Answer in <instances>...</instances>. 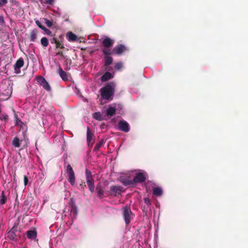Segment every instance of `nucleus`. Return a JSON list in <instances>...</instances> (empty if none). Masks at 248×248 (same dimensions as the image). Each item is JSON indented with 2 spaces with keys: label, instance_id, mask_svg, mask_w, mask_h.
Wrapping results in <instances>:
<instances>
[{
  "label": "nucleus",
  "instance_id": "nucleus-1",
  "mask_svg": "<svg viewBox=\"0 0 248 248\" xmlns=\"http://www.w3.org/2000/svg\"><path fill=\"white\" fill-rule=\"evenodd\" d=\"M115 85L113 82L107 84L100 89L101 97L105 100H111L114 93Z\"/></svg>",
  "mask_w": 248,
  "mask_h": 248
},
{
  "label": "nucleus",
  "instance_id": "nucleus-2",
  "mask_svg": "<svg viewBox=\"0 0 248 248\" xmlns=\"http://www.w3.org/2000/svg\"><path fill=\"white\" fill-rule=\"evenodd\" d=\"M123 215L125 224L126 225L129 224L134 216L129 206L126 205L123 208Z\"/></svg>",
  "mask_w": 248,
  "mask_h": 248
},
{
  "label": "nucleus",
  "instance_id": "nucleus-3",
  "mask_svg": "<svg viewBox=\"0 0 248 248\" xmlns=\"http://www.w3.org/2000/svg\"><path fill=\"white\" fill-rule=\"evenodd\" d=\"M66 172L68 176V181L72 186H74L75 184V175L73 168L70 164L67 166Z\"/></svg>",
  "mask_w": 248,
  "mask_h": 248
},
{
  "label": "nucleus",
  "instance_id": "nucleus-4",
  "mask_svg": "<svg viewBox=\"0 0 248 248\" xmlns=\"http://www.w3.org/2000/svg\"><path fill=\"white\" fill-rule=\"evenodd\" d=\"M37 81L38 84L42 86L44 89L47 92H50L51 90V87L46 79L42 76L37 77Z\"/></svg>",
  "mask_w": 248,
  "mask_h": 248
},
{
  "label": "nucleus",
  "instance_id": "nucleus-5",
  "mask_svg": "<svg viewBox=\"0 0 248 248\" xmlns=\"http://www.w3.org/2000/svg\"><path fill=\"white\" fill-rule=\"evenodd\" d=\"M123 187L119 186H110L109 193L110 195L116 197L120 195Z\"/></svg>",
  "mask_w": 248,
  "mask_h": 248
},
{
  "label": "nucleus",
  "instance_id": "nucleus-6",
  "mask_svg": "<svg viewBox=\"0 0 248 248\" xmlns=\"http://www.w3.org/2000/svg\"><path fill=\"white\" fill-rule=\"evenodd\" d=\"M17 226L14 225L7 232V238L11 240H16L17 235L16 232H17Z\"/></svg>",
  "mask_w": 248,
  "mask_h": 248
},
{
  "label": "nucleus",
  "instance_id": "nucleus-7",
  "mask_svg": "<svg viewBox=\"0 0 248 248\" xmlns=\"http://www.w3.org/2000/svg\"><path fill=\"white\" fill-rule=\"evenodd\" d=\"M70 211L74 218H76L78 215V208L76 205L75 202L73 198L70 199L69 202Z\"/></svg>",
  "mask_w": 248,
  "mask_h": 248
},
{
  "label": "nucleus",
  "instance_id": "nucleus-8",
  "mask_svg": "<svg viewBox=\"0 0 248 248\" xmlns=\"http://www.w3.org/2000/svg\"><path fill=\"white\" fill-rule=\"evenodd\" d=\"M118 129L120 131L127 133L130 130L129 125L127 122L121 120L118 123Z\"/></svg>",
  "mask_w": 248,
  "mask_h": 248
},
{
  "label": "nucleus",
  "instance_id": "nucleus-9",
  "mask_svg": "<svg viewBox=\"0 0 248 248\" xmlns=\"http://www.w3.org/2000/svg\"><path fill=\"white\" fill-rule=\"evenodd\" d=\"M114 41L106 36L102 41V44L105 48H109L113 46Z\"/></svg>",
  "mask_w": 248,
  "mask_h": 248
},
{
  "label": "nucleus",
  "instance_id": "nucleus-10",
  "mask_svg": "<svg viewBox=\"0 0 248 248\" xmlns=\"http://www.w3.org/2000/svg\"><path fill=\"white\" fill-rule=\"evenodd\" d=\"M24 60L22 58H19L14 65V70L16 74L20 73V68L24 65Z\"/></svg>",
  "mask_w": 248,
  "mask_h": 248
},
{
  "label": "nucleus",
  "instance_id": "nucleus-11",
  "mask_svg": "<svg viewBox=\"0 0 248 248\" xmlns=\"http://www.w3.org/2000/svg\"><path fill=\"white\" fill-rule=\"evenodd\" d=\"M145 180L146 177L144 174L142 172H139L136 174L135 177L133 180V183H140L144 182Z\"/></svg>",
  "mask_w": 248,
  "mask_h": 248
},
{
  "label": "nucleus",
  "instance_id": "nucleus-12",
  "mask_svg": "<svg viewBox=\"0 0 248 248\" xmlns=\"http://www.w3.org/2000/svg\"><path fill=\"white\" fill-rule=\"evenodd\" d=\"M127 48L123 45L120 44L114 47V52L115 54L121 55L123 52L127 50Z\"/></svg>",
  "mask_w": 248,
  "mask_h": 248
},
{
  "label": "nucleus",
  "instance_id": "nucleus-13",
  "mask_svg": "<svg viewBox=\"0 0 248 248\" xmlns=\"http://www.w3.org/2000/svg\"><path fill=\"white\" fill-rule=\"evenodd\" d=\"M38 31L36 29H33L30 33L29 39L31 42H35L38 34Z\"/></svg>",
  "mask_w": 248,
  "mask_h": 248
},
{
  "label": "nucleus",
  "instance_id": "nucleus-14",
  "mask_svg": "<svg viewBox=\"0 0 248 248\" xmlns=\"http://www.w3.org/2000/svg\"><path fill=\"white\" fill-rule=\"evenodd\" d=\"M113 62V58L111 57L104 56V66L107 67L106 69L108 71L110 70V68L108 67Z\"/></svg>",
  "mask_w": 248,
  "mask_h": 248
},
{
  "label": "nucleus",
  "instance_id": "nucleus-15",
  "mask_svg": "<svg viewBox=\"0 0 248 248\" xmlns=\"http://www.w3.org/2000/svg\"><path fill=\"white\" fill-rule=\"evenodd\" d=\"M26 234L28 239H34L37 237V232L35 230H31L27 232Z\"/></svg>",
  "mask_w": 248,
  "mask_h": 248
},
{
  "label": "nucleus",
  "instance_id": "nucleus-16",
  "mask_svg": "<svg viewBox=\"0 0 248 248\" xmlns=\"http://www.w3.org/2000/svg\"><path fill=\"white\" fill-rule=\"evenodd\" d=\"M96 190L97 193V196L100 198H102L104 195V190L102 186L100 183H99L97 185L96 187Z\"/></svg>",
  "mask_w": 248,
  "mask_h": 248
},
{
  "label": "nucleus",
  "instance_id": "nucleus-17",
  "mask_svg": "<svg viewBox=\"0 0 248 248\" xmlns=\"http://www.w3.org/2000/svg\"><path fill=\"white\" fill-rule=\"evenodd\" d=\"M113 78L112 74L109 72H106L101 77V80L102 82L107 81Z\"/></svg>",
  "mask_w": 248,
  "mask_h": 248
},
{
  "label": "nucleus",
  "instance_id": "nucleus-18",
  "mask_svg": "<svg viewBox=\"0 0 248 248\" xmlns=\"http://www.w3.org/2000/svg\"><path fill=\"white\" fill-rule=\"evenodd\" d=\"M120 181L124 185L128 186L133 184V180H129L128 178L121 177L120 178Z\"/></svg>",
  "mask_w": 248,
  "mask_h": 248
},
{
  "label": "nucleus",
  "instance_id": "nucleus-19",
  "mask_svg": "<svg viewBox=\"0 0 248 248\" xmlns=\"http://www.w3.org/2000/svg\"><path fill=\"white\" fill-rule=\"evenodd\" d=\"M58 74L63 80L66 81L68 80L66 73L60 66L58 69Z\"/></svg>",
  "mask_w": 248,
  "mask_h": 248
},
{
  "label": "nucleus",
  "instance_id": "nucleus-20",
  "mask_svg": "<svg viewBox=\"0 0 248 248\" xmlns=\"http://www.w3.org/2000/svg\"><path fill=\"white\" fill-rule=\"evenodd\" d=\"M93 134L91 132L90 128L88 127L87 129V142L89 146L93 140Z\"/></svg>",
  "mask_w": 248,
  "mask_h": 248
},
{
  "label": "nucleus",
  "instance_id": "nucleus-21",
  "mask_svg": "<svg viewBox=\"0 0 248 248\" xmlns=\"http://www.w3.org/2000/svg\"><path fill=\"white\" fill-rule=\"evenodd\" d=\"M67 37L69 41L74 42L77 40V36L72 32H69L67 34Z\"/></svg>",
  "mask_w": 248,
  "mask_h": 248
},
{
  "label": "nucleus",
  "instance_id": "nucleus-22",
  "mask_svg": "<svg viewBox=\"0 0 248 248\" xmlns=\"http://www.w3.org/2000/svg\"><path fill=\"white\" fill-rule=\"evenodd\" d=\"M115 113L116 108L115 107H109L107 109L106 114L107 116L112 117L115 114Z\"/></svg>",
  "mask_w": 248,
  "mask_h": 248
},
{
  "label": "nucleus",
  "instance_id": "nucleus-23",
  "mask_svg": "<svg viewBox=\"0 0 248 248\" xmlns=\"http://www.w3.org/2000/svg\"><path fill=\"white\" fill-rule=\"evenodd\" d=\"M85 173L87 183L94 181L92 175V172L90 170L86 169Z\"/></svg>",
  "mask_w": 248,
  "mask_h": 248
},
{
  "label": "nucleus",
  "instance_id": "nucleus-24",
  "mask_svg": "<svg viewBox=\"0 0 248 248\" xmlns=\"http://www.w3.org/2000/svg\"><path fill=\"white\" fill-rule=\"evenodd\" d=\"M102 52L104 55V56L111 57L110 55L115 54L114 49L111 50L109 49L104 48L102 50Z\"/></svg>",
  "mask_w": 248,
  "mask_h": 248
},
{
  "label": "nucleus",
  "instance_id": "nucleus-25",
  "mask_svg": "<svg viewBox=\"0 0 248 248\" xmlns=\"http://www.w3.org/2000/svg\"><path fill=\"white\" fill-rule=\"evenodd\" d=\"M153 192L154 195L157 196H159L162 194L163 191H162V189L160 187H155L153 188Z\"/></svg>",
  "mask_w": 248,
  "mask_h": 248
},
{
  "label": "nucleus",
  "instance_id": "nucleus-26",
  "mask_svg": "<svg viewBox=\"0 0 248 248\" xmlns=\"http://www.w3.org/2000/svg\"><path fill=\"white\" fill-rule=\"evenodd\" d=\"M12 145L16 148L20 146V140L17 137H15L12 141Z\"/></svg>",
  "mask_w": 248,
  "mask_h": 248
},
{
  "label": "nucleus",
  "instance_id": "nucleus-27",
  "mask_svg": "<svg viewBox=\"0 0 248 248\" xmlns=\"http://www.w3.org/2000/svg\"><path fill=\"white\" fill-rule=\"evenodd\" d=\"M1 198L0 199V205H3L5 204L7 202V197L5 195V192L2 191L1 193Z\"/></svg>",
  "mask_w": 248,
  "mask_h": 248
},
{
  "label": "nucleus",
  "instance_id": "nucleus-28",
  "mask_svg": "<svg viewBox=\"0 0 248 248\" xmlns=\"http://www.w3.org/2000/svg\"><path fill=\"white\" fill-rule=\"evenodd\" d=\"M93 117L98 121H101L103 120L102 115L100 112H95L93 113Z\"/></svg>",
  "mask_w": 248,
  "mask_h": 248
},
{
  "label": "nucleus",
  "instance_id": "nucleus-29",
  "mask_svg": "<svg viewBox=\"0 0 248 248\" xmlns=\"http://www.w3.org/2000/svg\"><path fill=\"white\" fill-rule=\"evenodd\" d=\"M41 44L44 47L47 46L48 45V40L47 38L46 37L42 38L41 39Z\"/></svg>",
  "mask_w": 248,
  "mask_h": 248
},
{
  "label": "nucleus",
  "instance_id": "nucleus-30",
  "mask_svg": "<svg viewBox=\"0 0 248 248\" xmlns=\"http://www.w3.org/2000/svg\"><path fill=\"white\" fill-rule=\"evenodd\" d=\"M104 143V140L103 139H102L99 142L97 143L94 146L93 148L94 151H97L99 150V148L102 146V145Z\"/></svg>",
  "mask_w": 248,
  "mask_h": 248
},
{
  "label": "nucleus",
  "instance_id": "nucleus-31",
  "mask_svg": "<svg viewBox=\"0 0 248 248\" xmlns=\"http://www.w3.org/2000/svg\"><path fill=\"white\" fill-rule=\"evenodd\" d=\"M90 191L93 193L94 191V181L87 183Z\"/></svg>",
  "mask_w": 248,
  "mask_h": 248
},
{
  "label": "nucleus",
  "instance_id": "nucleus-32",
  "mask_svg": "<svg viewBox=\"0 0 248 248\" xmlns=\"http://www.w3.org/2000/svg\"><path fill=\"white\" fill-rule=\"evenodd\" d=\"M19 122H20L22 124V125H21V128H22L23 129H24V127H25V130H24V133H25V132H26L27 130V125H23V124L22 122H21L17 118H16V125H18V123Z\"/></svg>",
  "mask_w": 248,
  "mask_h": 248
},
{
  "label": "nucleus",
  "instance_id": "nucleus-33",
  "mask_svg": "<svg viewBox=\"0 0 248 248\" xmlns=\"http://www.w3.org/2000/svg\"><path fill=\"white\" fill-rule=\"evenodd\" d=\"M123 67V64L122 62H118L115 63L114 67L117 70H120Z\"/></svg>",
  "mask_w": 248,
  "mask_h": 248
},
{
  "label": "nucleus",
  "instance_id": "nucleus-34",
  "mask_svg": "<svg viewBox=\"0 0 248 248\" xmlns=\"http://www.w3.org/2000/svg\"><path fill=\"white\" fill-rule=\"evenodd\" d=\"M43 2L44 3L46 4H49L53 5L55 2V0H43Z\"/></svg>",
  "mask_w": 248,
  "mask_h": 248
},
{
  "label": "nucleus",
  "instance_id": "nucleus-35",
  "mask_svg": "<svg viewBox=\"0 0 248 248\" xmlns=\"http://www.w3.org/2000/svg\"><path fill=\"white\" fill-rule=\"evenodd\" d=\"M43 30L45 32L46 35L50 36H52L53 35L52 32L49 30L46 29V27H45Z\"/></svg>",
  "mask_w": 248,
  "mask_h": 248
},
{
  "label": "nucleus",
  "instance_id": "nucleus-36",
  "mask_svg": "<svg viewBox=\"0 0 248 248\" xmlns=\"http://www.w3.org/2000/svg\"><path fill=\"white\" fill-rule=\"evenodd\" d=\"M44 20L45 21L46 24L48 27H51L52 26V22L50 20L46 18H44Z\"/></svg>",
  "mask_w": 248,
  "mask_h": 248
},
{
  "label": "nucleus",
  "instance_id": "nucleus-37",
  "mask_svg": "<svg viewBox=\"0 0 248 248\" xmlns=\"http://www.w3.org/2000/svg\"><path fill=\"white\" fill-rule=\"evenodd\" d=\"M61 48V49H63L64 48V45L63 44H62L61 43L58 41V43L56 44V48Z\"/></svg>",
  "mask_w": 248,
  "mask_h": 248
},
{
  "label": "nucleus",
  "instance_id": "nucleus-38",
  "mask_svg": "<svg viewBox=\"0 0 248 248\" xmlns=\"http://www.w3.org/2000/svg\"><path fill=\"white\" fill-rule=\"evenodd\" d=\"M35 23L42 30H43L45 27V26H43L41 23L38 20L35 21Z\"/></svg>",
  "mask_w": 248,
  "mask_h": 248
},
{
  "label": "nucleus",
  "instance_id": "nucleus-39",
  "mask_svg": "<svg viewBox=\"0 0 248 248\" xmlns=\"http://www.w3.org/2000/svg\"><path fill=\"white\" fill-rule=\"evenodd\" d=\"M144 202L147 205H149L151 204V201L149 198H145L144 199Z\"/></svg>",
  "mask_w": 248,
  "mask_h": 248
},
{
  "label": "nucleus",
  "instance_id": "nucleus-40",
  "mask_svg": "<svg viewBox=\"0 0 248 248\" xmlns=\"http://www.w3.org/2000/svg\"><path fill=\"white\" fill-rule=\"evenodd\" d=\"M7 2V0H0V7L5 5Z\"/></svg>",
  "mask_w": 248,
  "mask_h": 248
},
{
  "label": "nucleus",
  "instance_id": "nucleus-41",
  "mask_svg": "<svg viewBox=\"0 0 248 248\" xmlns=\"http://www.w3.org/2000/svg\"><path fill=\"white\" fill-rule=\"evenodd\" d=\"M58 40L56 38L53 37L52 39H50V42L51 44H56L58 43Z\"/></svg>",
  "mask_w": 248,
  "mask_h": 248
},
{
  "label": "nucleus",
  "instance_id": "nucleus-42",
  "mask_svg": "<svg viewBox=\"0 0 248 248\" xmlns=\"http://www.w3.org/2000/svg\"><path fill=\"white\" fill-rule=\"evenodd\" d=\"M28 183V178L27 177V176L24 175V184L26 186Z\"/></svg>",
  "mask_w": 248,
  "mask_h": 248
},
{
  "label": "nucleus",
  "instance_id": "nucleus-43",
  "mask_svg": "<svg viewBox=\"0 0 248 248\" xmlns=\"http://www.w3.org/2000/svg\"><path fill=\"white\" fill-rule=\"evenodd\" d=\"M0 24L1 25L4 24V18L2 16H0Z\"/></svg>",
  "mask_w": 248,
  "mask_h": 248
},
{
  "label": "nucleus",
  "instance_id": "nucleus-44",
  "mask_svg": "<svg viewBox=\"0 0 248 248\" xmlns=\"http://www.w3.org/2000/svg\"><path fill=\"white\" fill-rule=\"evenodd\" d=\"M80 186H81V188L84 189L86 187L85 183H82V184L80 185Z\"/></svg>",
  "mask_w": 248,
  "mask_h": 248
},
{
  "label": "nucleus",
  "instance_id": "nucleus-45",
  "mask_svg": "<svg viewBox=\"0 0 248 248\" xmlns=\"http://www.w3.org/2000/svg\"><path fill=\"white\" fill-rule=\"evenodd\" d=\"M57 55H59V56H63V53L62 51H59L57 53Z\"/></svg>",
  "mask_w": 248,
  "mask_h": 248
},
{
  "label": "nucleus",
  "instance_id": "nucleus-46",
  "mask_svg": "<svg viewBox=\"0 0 248 248\" xmlns=\"http://www.w3.org/2000/svg\"><path fill=\"white\" fill-rule=\"evenodd\" d=\"M8 118V115H5L4 118H3V119L5 120H7Z\"/></svg>",
  "mask_w": 248,
  "mask_h": 248
},
{
  "label": "nucleus",
  "instance_id": "nucleus-47",
  "mask_svg": "<svg viewBox=\"0 0 248 248\" xmlns=\"http://www.w3.org/2000/svg\"><path fill=\"white\" fill-rule=\"evenodd\" d=\"M65 69H66V70H69V69H70V67L67 66V67H66L65 68Z\"/></svg>",
  "mask_w": 248,
  "mask_h": 248
},
{
  "label": "nucleus",
  "instance_id": "nucleus-48",
  "mask_svg": "<svg viewBox=\"0 0 248 248\" xmlns=\"http://www.w3.org/2000/svg\"><path fill=\"white\" fill-rule=\"evenodd\" d=\"M145 209V207H143V209H142V210H144Z\"/></svg>",
  "mask_w": 248,
  "mask_h": 248
},
{
  "label": "nucleus",
  "instance_id": "nucleus-49",
  "mask_svg": "<svg viewBox=\"0 0 248 248\" xmlns=\"http://www.w3.org/2000/svg\"><path fill=\"white\" fill-rule=\"evenodd\" d=\"M145 209V207H143V209H142V210H144Z\"/></svg>",
  "mask_w": 248,
  "mask_h": 248
},
{
  "label": "nucleus",
  "instance_id": "nucleus-50",
  "mask_svg": "<svg viewBox=\"0 0 248 248\" xmlns=\"http://www.w3.org/2000/svg\"><path fill=\"white\" fill-rule=\"evenodd\" d=\"M145 209V207H143V209H142V210H144Z\"/></svg>",
  "mask_w": 248,
  "mask_h": 248
}]
</instances>
